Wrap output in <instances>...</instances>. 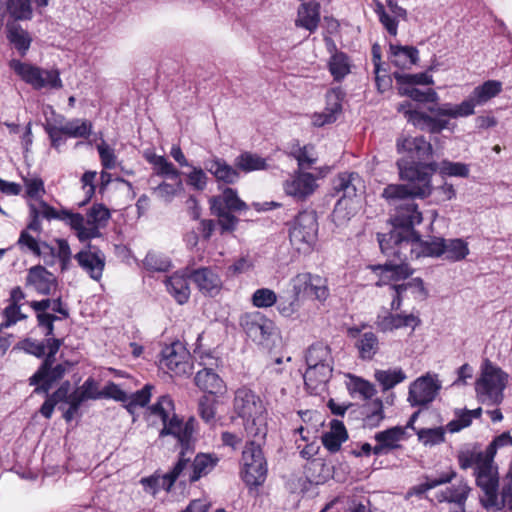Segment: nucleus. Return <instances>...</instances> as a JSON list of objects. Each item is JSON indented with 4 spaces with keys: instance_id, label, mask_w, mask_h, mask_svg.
I'll return each instance as SVG.
<instances>
[{
    "instance_id": "nucleus-1",
    "label": "nucleus",
    "mask_w": 512,
    "mask_h": 512,
    "mask_svg": "<svg viewBox=\"0 0 512 512\" xmlns=\"http://www.w3.org/2000/svg\"><path fill=\"white\" fill-rule=\"evenodd\" d=\"M397 152L402 157L397 161L401 179L408 184H390L382 196L390 203L414 201L431 194V177L438 170V163L432 160L433 147L424 136H400L396 142Z\"/></svg>"
},
{
    "instance_id": "nucleus-2",
    "label": "nucleus",
    "mask_w": 512,
    "mask_h": 512,
    "mask_svg": "<svg viewBox=\"0 0 512 512\" xmlns=\"http://www.w3.org/2000/svg\"><path fill=\"white\" fill-rule=\"evenodd\" d=\"M393 205L396 207L393 229L389 233H378L377 240L381 252L388 258L386 262L406 263L408 259H413L411 236L413 227L422 222V213L412 200Z\"/></svg>"
},
{
    "instance_id": "nucleus-3",
    "label": "nucleus",
    "mask_w": 512,
    "mask_h": 512,
    "mask_svg": "<svg viewBox=\"0 0 512 512\" xmlns=\"http://www.w3.org/2000/svg\"><path fill=\"white\" fill-rule=\"evenodd\" d=\"M372 271L378 275L377 286H387L391 296V311H399L405 302L424 301L429 292L420 277L409 279L414 269L407 263L385 262L382 265L371 266Z\"/></svg>"
},
{
    "instance_id": "nucleus-4",
    "label": "nucleus",
    "mask_w": 512,
    "mask_h": 512,
    "mask_svg": "<svg viewBox=\"0 0 512 512\" xmlns=\"http://www.w3.org/2000/svg\"><path fill=\"white\" fill-rule=\"evenodd\" d=\"M234 410L244 420L248 437L265 439L267 435V411L259 395L247 387L236 390Z\"/></svg>"
},
{
    "instance_id": "nucleus-5",
    "label": "nucleus",
    "mask_w": 512,
    "mask_h": 512,
    "mask_svg": "<svg viewBox=\"0 0 512 512\" xmlns=\"http://www.w3.org/2000/svg\"><path fill=\"white\" fill-rule=\"evenodd\" d=\"M508 374L501 368L487 363L476 381L475 390L478 400L486 405H498L503 400Z\"/></svg>"
},
{
    "instance_id": "nucleus-6",
    "label": "nucleus",
    "mask_w": 512,
    "mask_h": 512,
    "mask_svg": "<svg viewBox=\"0 0 512 512\" xmlns=\"http://www.w3.org/2000/svg\"><path fill=\"white\" fill-rule=\"evenodd\" d=\"M362 187V179L355 172L340 173L334 178L332 189L334 195L339 196L332 214L334 221H343L350 218L352 207L349 206V202L357 197Z\"/></svg>"
},
{
    "instance_id": "nucleus-7",
    "label": "nucleus",
    "mask_w": 512,
    "mask_h": 512,
    "mask_svg": "<svg viewBox=\"0 0 512 512\" xmlns=\"http://www.w3.org/2000/svg\"><path fill=\"white\" fill-rule=\"evenodd\" d=\"M262 440L252 438L242 452V478L249 486H259L266 479L267 463L260 445Z\"/></svg>"
},
{
    "instance_id": "nucleus-8",
    "label": "nucleus",
    "mask_w": 512,
    "mask_h": 512,
    "mask_svg": "<svg viewBox=\"0 0 512 512\" xmlns=\"http://www.w3.org/2000/svg\"><path fill=\"white\" fill-rule=\"evenodd\" d=\"M9 67L34 89L39 90L46 87L60 89L63 86L58 70H44L18 59L10 60Z\"/></svg>"
},
{
    "instance_id": "nucleus-9",
    "label": "nucleus",
    "mask_w": 512,
    "mask_h": 512,
    "mask_svg": "<svg viewBox=\"0 0 512 512\" xmlns=\"http://www.w3.org/2000/svg\"><path fill=\"white\" fill-rule=\"evenodd\" d=\"M494 459L487 458L485 464L474 469L476 484L482 490L483 495L480 502L485 509H501L499 498V477L497 467L493 464Z\"/></svg>"
},
{
    "instance_id": "nucleus-10",
    "label": "nucleus",
    "mask_w": 512,
    "mask_h": 512,
    "mask_svg": "<svg viewBox=\"0 0 512 512\" xmlns=\"http://www.w3.org/2000/svg\"><path fill=\"white\" fill-rule=\"evenodd\" d=\"M318 234V222L315 211L300 212L289 230L291 244L298 251L310 249L316 242Z\"/></svg>"
},
{
    "instance_id": "nucleus-11",
    "label": "nucleus",
    "mask_w": 512,
    "mask_h": 512,
    "mask_svg": "<svg viewBox=\"0 0 512 512\" xmlns=\"http://www.w3.org/2000/svg\"><path fill=\"white\" fill-rule=\"evenodd\" d=\"M442 385L436 374L417 378L409 387L408 401L411 406H427L434 401Z\"/></svg>"
},
{
    "instance_id": "nucleus-12",
    "label": "nucleus",
    "mask_w": 512,
    "mask_h": 512,
    "mask_svg": "<svg viewBox=\"0 0 512 512\" xmlns=\"http://www.w3.org/2000/svg\"><path fill=\"white\" fill-rule=\"evenodd\" d=\"M239 324L254 342L263 344L274 331V323L261 312H247L241 315Z\"/></svg>"
},
{
    "instance_id": "nucleus-13",
    "label": "nucleus",
    "mask_w": 512,
    "mask_h": 512,
    "mask_svg": "<svg viewBox=\"0 0 512 512\" xmlns=\"http://www.w3.org/2000/svg\"><path fill=\"white\" fill-rule=\"evenodd\" d=\"M189 353L180 342H174L163 348L161 352L160 366L167 368L176 376L191 373L192 364L189 361Z\"/></svg>"
},
{
    "instance_id": "nucleus-14",
    "label": "nucleus",
    "mask_w": 512,
    "mask_h": 512,
    "mask_svg": "<svg viewBox=\"0 0 512 512\" xmlns=\"http://www.w3.org/2000/svg\"><path fill=\"white\" fill-rule=\"evenodd\" d=\"M194 427L193 420H189L186 423H183L176 415H174L171 419H168L166 423L163 424V429L160 432V435H173L178 442L180 443L181 450L179 452V458L183 456L187 459V464L189 463V456L187 454L190 451L192 445V435H193Z\"/></svg>"
},
{
    "instance_id": "nucleus-15",
    "label": "nucleus",
    "mask_w": 512,
    "mask_h": 512,
    "mask_svg": "<svg viewBox=\"0 0 512 512\" xmlns=\"http://www.w3.org/2000/svg\"><path fill=\"white\" fill-rule=\"evenodd\" d=\"M291 285L304 296H312L319 301H324L329 295L326 279L311 273H299L291 279Z\"/></svg>"
},
{
    "instance_id": "nucleus-16",
    "label": "nucleus",
    "mask_w": 512,
    "mask_h": 512,
    "mask_svg": "<svg viewBox=\"0 0 512 512\" xmlns=\"http://www.w3.org/2000/svg\"><path fill=\"white\" fill-rule=\"evenodd\" d=\"M187 468V459L183 456L178 459L173 469L164 475L157 473L142 478L140 483L142 484L145 492L155 495L160 490L169 491L175 481L181 476L183 471Z\"/></svg>"
},
{
    "instance_id": "nucleus-17",
    "label": "nucleus",
    "mask_w": 512,
    "mask_h": 512,
    "mask_svg": "<svg viewBox=\"0 0 512 512\" xmlns=\"http://www.w3.org/2000/svg\"><path fill=\"white\" fill-rule=\"evenodd\" d=\"M186 276L206 296H217L222 289L220 276L210 267L186 268Z\"/></svg>"
},
{
    "instance_id": "nucleus-18",
    "label": "nucleus",
    "mask_w": 512,
    "mask_h": 512,
    "mask_svg": "<svg viewBox=\"0 0 512 512\" xmlns=\"http://www.w3.org/2000/svg\"><path fill=\"white\" fill-rule=\"evenodd\" d=\"M345 92L341 87H335L326 94V107L321 113H315L312 121L315 126L321 127L325 124L333 123L337 120L338 115L342 111V101Z\"/></svg>"
},
{
    "instance_id": "nucleus-19",
    "label": "nucleus",
    "mask_w": 512,
    "mask_h": 512,
    "mask_svg": "<svg viewBox=\"0 0 512 512\" xmlns=\"http://www.w3.org/2000/svg\"><path fill=\"white\" fill-rule=\"evenodd\" d=\"M193 453L194 447L192 446L187 454V456H189L188 466L180 476L184 478V482L188 481L193 483L198 481L201 477L210 473L218 462L217 458H213L208 454H198L195 456L194 460L191 461Z\"/></svg>"
},
{
    "instance_id": "nucleus-20",
    "label": "nucleus",
    "mask_w": 512,
    "mask_h": 512,
    "mask_svg": "<svg viewBox=\"0 0 512 512\" xmlns=\"http://www.w3.org/2000/svg\"><path fill=\"white\" fill-rule=\"evenodd\" d=\"M386 5L393 16L385 10L384 5L379 1H377L375 5V13L387 32L392 36H396L398 32L397 19L406 21L408 13L405 8L398 5L396 0H386Z\"/></svg>"
},
{
    "instance_id": "nucleus-21",
    "label": "nucleus",
    "mask_w": 512,
    "mask_h": 512,
    "mask_svg": "<svg viewBox=\"0 0 512 512\" xmlns=\"http://www.w3.org/2000/svg\"><path fill=\"white\" fill-rule=\"evenodd\" d=\"M405 117L416 128L432 134L440 133L449 124V121L443 118L444 116H437L431 112L428 114L423 111L409 110L405 112Z\"/></svg>"
},
{
    "instance_id": "nucleus-22",
    "label": "nucleus",
    "mask_w": 512,
    "mask_h": 512,
    "mask_svg": "<svg viewBox=\"0 0 512 512\" xmlns=\"http://www.w3.org/2000/svg\"><path fill=\"white\" fill-rule=\"evenodd\" d=\"M203 166L219 183L231 185L235 184L240 178L238 168L229 165L223 158L218 156L205 159Z\"/></svg>"
},
{
    "instance_id": "nucleus-23",
    "label": "nucleus",
    "mask_w": 512,
    "mask_h": 512,
    "mask_svg": "<svg viewBox=\"0 0 512 512\" xmlns=\"http://www.w3.org/2000/svg\"><path fill=\"white\" fill-rule=\"evenodd\" d=\"M26 285L33 287L37 293L48 296L57 286V279L45 267L36 265L28 270Z\"/></svg>"
},
{
    "instance_id": "nucleus-24",
    "label": "nucleus",
    "mask_w": 512,
    "mask_h": 512,
    "mask_svg": "<svg viewBox=\"0 0 512 512\" xmlns=\"http://www.w3.org/2000/svg\"><path fill=\"white\" fill-rule=\"evenodd\" d=\"M316 187L313 174L308 172H298L284 184L286 194L298 200L306 199L315 191Z\"/></svg>"
},
{
    "instance_id": "nucleus-25",
    "label": "nucleus",
    "mask_w": 512,
    "mask_h": 512,
    "mask_svg": "<svg viewBox=\"0 0 512 512\" xmlns=\"http://www.w3.org/2000/svg\"><path fill=\"white\" fill-rule=\"evenodd\" d=\"M471 492V487L467 481L463 478L455 483H451L445 490H442L436 494V500L438 503L447 502L453 504L455 507L465 512V504L468 496Z\"/></svg>"
},
{
    "instance_id": "nucleus-26",
    "label": "nucleus",
    "mask_w": 512,
    "mask_h": 512,
    "mask_svg": "<svg viewBox=\"0 0 512 512\" xmlns=\"http://www.w3.org/2000/svg\"><path fill=\"white\" fill-rule=\"evenodd\" d=\"M79 266L94 280H99L105 267V256L100 251L82 250L75 255Z\"/></svg>"
},
{
    "instance_id": "nucleus-27",
    "label": "nucleus",
    "mask_w": 512,
    "mask_h": 512,
    "mask_svg": "<svg viewBox=\"0 0 512 512\" xmlns=\"http://www.w3.org/2000/svg\"><path fill=\"white\" fill-rule=\"evenodd\" d=\"M411 247H413V258L421 256L427 257H440L443 256L445 248V239L440 237H433L430 240L423 241L420 235L413 229V236H411Z\"/></svg>"
},
{
    "instance_id": "nucleus-28",
    "label": "nucleus",
    "mask_w": 512,
    "mask_h": 512,
    "mask_svg": "<svg viewBox=\"0 0 512 512\" xmlns=\"http://www.w3.org/2000/svg\"><path fill=\"white\" fill-rule=\"evenodd\" d=\"M478 106L473 96L470 94L467 99L458 105L445 103L438 107H429L428 111L437 116H445L449 118L468 117L475 113V107Z\"/></svg>"
},
{
    "instance_id": "nucleus-29",
    "label": "nucleus",
    "mask_w": 512,
    "mask_h": 512,
    "mask_svg": "<svg viewBox=\"0 0 512 512\" xmlns=\"http://www.w3.org/2000/svg\"><path fill=\"white\" fill-rule=\"evenodd\" d=\"M304 373V383L311 392H317L320 386H324L330 379L333 371V363L307 365Z\"/></svg>"
},
{
    "instance_id": "nucleus-30",
    "label": "nucleus",
    "mask_w": 512,
    "mask_h": 512,
    "mask_svg": "<svg viewBox=\"0 0 512 512\" xmlns=\"http://www.w3.org/2000/svg\"><path fill=\"white\" fill-rule=\"evenodd\" d=\"M320 22V4L317 2H304L298 8L295 25L313 33Z\"/></svg>"
},
{
    "instance_id": "nucleus-31",
    "label": "nucleus",
    "mask_w": 512,
    "mask_h": 512,
    "mask_svg": "<svg viewBox=\"0 0 512 512\" xmlns=\"http://www.w3.org/2000/svg\"><path fill=\"white\" fill-rule=\"evenodd\" d=\"M7 40L13 48L24 57L30 49L32 43V36L16 21L8 23L7 26Z\"/></svg>"
},
{
    "instance_id": "nucleus-32",
    "label": "nucleus",
    "mask_w": 512,
    "mask_h": 512,
    "mask_svg": "<svg viewBox=\"0 0 512 512\" xmlns=\"http://www.w3.org/2000/svg\"><path fill=\"white\" fill-rule=\"evenodd\" d=\"M194 381L197 387L209 394L208 396L222 393L225 388L223 380L211 368L198 371Z\"/></svg>"
},
{
    "instance_id": "nucleus-33",
    "label": "nucleus",
    "mask_w": 512,
    "mask_h": 512,
    "mask_svg": "<svg viewBox=\"0 0 512 512\" xmlns=\"http://www.w3.org/2000/svg\"><path fill=\"white\" fill-rule=\"evenodd\" d=\"M209 203L211 207L222 208L229 212L247 209V204L238 197L237 191L229 187L225 188L221 195L213 196Z\"/></svg>"
},
{
    "instance_id": "nucleus-34",
    "label": "nucleus",
    "mask_w": 512,
    "mask_h": 512,
    "mask_svg": "<svg viewBox=\"0 0 512 512\" xmlns=\"http://www.w3.org/2000/svg\"><path fill=\"white\" fill-rule=\"evenodd\" d=\"M302 298L303 296L300 293H296V290L292 287L290 292L280 295L278 298V312L286 318H298L303 305Z\"/></svg>"
},
{
    "instance_id": "nucleus-35",
    "label": "nucleus",
    "mask_w": 512,
    "mask_h": 512,
    "mask_svg": "<svg viewBox=\"0 0 512 512\" xmlns=\"http://www.w3.org/2000/svg\"><path fill=\"white\" fill-rule=\"evenodd\" d=\"M188 277L174 273L165 280V286L168 293L175 299L178 304H185L190 297V287Z\"/></svg>"
},
{
    "instance_id": "nucleus-36",
    "label": "nucleus",
    "mask_w": 512,
    "mask_h": 512,
    "mask_svg": "<svg viewBox=\"0 0 512 512\" xmlns=\"http://www.w3.org/2000/svg\"><path fill=\"white\" fill-rule=\"evenodd\" d=\"M392 63L402 69H408L419 60V51L413 46L390 44Z\"/></svg>"
},
{
    "instance_id": "nucleus-37",
    "label": "nucleus",
    "mask_w": 512,
    "mask_h": 512,
    "mask_svg": "<svg viewBox=\"0 0 512 512\" xmlns=\"http://www.w3.org/2000/svg\"><path fill=\"white\" fill-rule=\"evenodd\" d=\"M348 438L347 430L344 424L339 420H332L330 431L322 436L323 446L330 452L335 453L340 450L341 444Z\"/></svg>"
},
{
    "instance_id": "nucleus-38",
    "label": "nucleus",
    "mask_w": 512,
    "mask_h": 512,
    "mask_svg": "<svg viewBox=\"0 0 512 512\" xmlns=\"http://www.w3.org/2000/svg\"><path fill=\"white\" fill-rule=\"evenodd\" d=\"M69 367H71V363L69 361L56 365L51 363L45 370H42L41 364L38 370L29 378V384L32 386L36 385L43 379H48L50 382L55 383L65 376Z\"/></svg>"
},
{
    "instance_id": "nucleus-39",
    "label": "nucleus",
    "mask_w": 512,
    "mask_h": 512,
    "mask_svg": "<svg viewBox=\"0 0 512 512\" xmlns=\"http://www.w3.org/2000/svg\"><path fill=\"white\" fill-rule=\"evenodd\" d=\"M22 250H27L36 256H55V249L46 242H38L27 230H22L17 241Z\"/></svg>"
},
{
    "instance_id": "nucleus-40",
    "label": "nucleus",
    "mask_w": 512,
    "mask_h": 512,
    "mask_svg": "<svg viewBox=\"0 0 512 512\" xmlns=\"http://www.w3.org/2000/svg\"><path fill=\"white\" fill-rule=\"evenodd\" d=\"M502 91V83L498 80H487L483 84L476 86L471 95L478 104L482 106L492 98L499 95Z\"/></svg>"
},
{
    "instance_id": "nucleus-41",
    "label": "nucleus",
    "mask_w": 512,
    "mask_h": 512,
    "mask_svg": "<svg viewBox=\"0 0 512 512\" xmlns=\"http://www.w3.org/2000/svg\"><path fill=\"white\" fill-rule=\"evenodd\" d=\"M92 123L85 119L75 118L59 126V130L70 138H88L92 133Z\"/></svg>"
},
{
    "instance_id": "nucleus-42",
    "label": "nucleus",
    "mask_w": 512,
    "mask_h": 512,
    "mask_svg": "<svg viewBox=\"0 0 512 512\" xmlns=\"http://www.w3.org/2000/svg\"><path fill=\"white\" fill-rule=\"evenodd\" d=\"M356 347L362 360H371L379 350L378 337L373 332H365L359 336Z\"/></svg>"
},
{
    "instance_id": "nucleus-43",
    "label": "nucleus",
    "mask_w": 512,
    "mask_h": 512,
    "mask_svg": "<svg viewBox=\"0 0 512 512\" xmlns=\"http://www.w3.org/2000/svg\"><path fill=\"white\" fill-rule=\"evenodd\" d=\"M333 363L330 347L323 342H316L312 344L306 352V364Z\"/></svg>"
},
{
    "instance_id": "nucleus-44",
    "label": "nucleus",
    "mask_w": 512,
    "mask_h": 512,
    "mask_svg": "<svg viewBox=\"0 0 512 512\" xmlns=\"http://www.w3.org/2000/svg\"><path fill=\"white\" fill-rule=\"evenodd\" d=\"M329 71L335 81L340 82L350 73L349 58L344 52L336 51L328 62Z\"/></svg>"
},
{
    "instance_id": "nucleus-45",
    "label": "nucleus",
    "mask_w": 512,
    "mask_h": 512,
    "mask_svg": "<svg viewBox=\"0 0 512 512\" xmlns=\"http://www.w3.org/2000/svg\"><path fill=\"white\" fill-rule=\"evenodd\" d=\"M234 165L239 170L251 172L255 170H264L267 168V162L264 158L251 152H243L235 158Z\"/></svg>"
},
{
    "instance_id": "nucleus-46",
    "label": "nucleus",
    "mask_w": 512,
    "mask_h": 512,
    "mask_svg": "<svg viewBox=\"0 0 512 512\" xmlns=\"http://www.w3.org/2000/svg\"><path fill=\"white\" fill-rule=\"evenodd\" d=\"M488 458L487 450L485 452L476 449H466L458 453L457 459L461 469L466 470L471 467L478 468L485 464Z\"/></svg>"
},
{
    "instance_id": "nucleus-47",
    "label": "nucleus",
    "mask_w": 512,
    "mask_h": 512,
    "mask_svg": "<svg viewBox=\"0 0 512 512\" xmlns=\"http://www.w3.org/2000/svg\"><path fill=\"white\" fill-rule=\"evenodd\" d=\"M469 254L468 243L460 238L445 239L443 256L450 261L463 260Z\"/></svg>"
},
{
    "instance_id": "nucleus-48",
    "label": "nucleus",
    "mask_w": 512,
    "mask_h": 512,
    "mask_svg": "<svg viewBox=\"0 0 512 512\" xmlns=\"http://www.w3.org/2000/svg\"><path fill=\"white\" fill-rule=\"evenodd\" d=\"M405 436V428L395 426L384 431L377 432L374 439L377 442H382L388 450H393L399 447L398 442L403 440Z\"/></svg>"
},
{
    "instance_id": "nucleus-49",
    "label": "nucleus",
    "mask_w": 512,
    "mask_h": 512,
    "mask_svg": "<svg viewBox=\"0 0 512 512\" xmlns=\"http://www.w3.org/2000/svg\"><path fill=\"white\" fill-rule=\"evenodd\" d=\"M147 161L154 166L157 175L178 179L180 172L164 156L151 154L146 156Z\"/></svg>"
},
{
    "instance_id": "nucleus-50",
    "label": "nucleus",
    "mask_w": 512,
    "mask_h": 512,
    "mask_svg": "<svg viewBox=\"0 0 512 512\" xmlns=\"http://www.w3.org/2000/svg\"><path fill=\"white\" fill-rule=\"evenodd\" d=\"M375 379L380 383L383 390H389L406 379L402 369L377 370Z\"/></svg>"
},
{
    "instance_id": "nucleus-51",
    "label": "nucleus",
    "mask_w": 512,
    "mask_h": 512,
    "mask_svg": "<svg viewBox=\"0 0 512 512\" xmlns=\"http://www.w3.org/2000/svg\"><path fill=\"white\" fill-rule=\"evenodd\" d=\"M456 472L450 470L448 472L441 473L438 477H425V481L413 488L415 494L420 495L427 492L430 489H433L439 485L451 483V481L456 478Z\"/></svg>"
},
{
    "instance_id": "nucleus-52",
    "label": "nucleus",
    "mask_w": 512,
    "mask_h": 512,
    "mask_svg": "<svg viewBox=\"0 0 512 512\" xmlns=\"http://www.w3.org/2000/svg\"><path fill=\"white\" fill-rule=\"evenodd\" d=\"M399 94L408 96L414 101L422 103H435L438 101V94L431 88L422 91L415 87L399 86Z\"/></svg>"
},
{
    "instance_id": "nucleus-53",
    "label": "nucleus",
    "mask_w": 512,
    "mask_h": 512,
    "mask_svg": "<svg viewBox=\"0 0 512 512\" xmlns=\"http://www.w3.org/2000/svg\"><path fill=\"white\" fill-rule=\"evenodd\" d=\"M393 77L399 86L414 87V85H431L434 83L432 76L427 73L405 74L394 72Z\"/></svg>"
},
{
    "instance_id": "nucleus-54",
    "label": "nucleus",
    "mask_w": 512,
    "mask_h": 512,
    "mask_svg": "<svg viewBox=\"0 0 512 512\" xmlns=\"http://www.w3.org/2000/svg\"><path fill=\"white\" fill-rule=\"evenodd\" d=\"M154 387L151 384H146L141 390L136 391L128 396L126 409L129 413L133 414L137 407H145L151 399V391Z\"/></svg>"
},
{
    "instance_id": "nucleus-55",
    "label": "nucleus",
    "mask_w": 512,
    "mask_h": 512,
    "mask_svg": "<svg viewBox=\"0 0 512 512\" xmlns=\"http://www.w3.org/2000/svg\"><path fill=\"white\" fill-rule=\"evenodd\" d=\"M7 9L15 20H29L32 17L31 0H9Z\"/></svg>"
},
{
    "instance_id": "nucleus-56",
    "label": "nucleus",
    "mask_w": 512,
    "mask_h": 512,
    "mask_svg": "<svg viewBox=\"0 0 512 512\" xmlns=\"http://www.w3.org/2000/svg\"><path fill=\"white\" fill-rule=\"evenodd\" d=\"M190 167L191 171L185 173L187 185L197 191L205 190L209 181V178L206 174L207 171L204 169V167L202 168L192 165Z\"/></svg>"
},
{
    "instance_id": "nucleus-57",
    "label": "nucleus",
    "mask_w": 512,
    "mask_h": 512,
    "mask_svg": "<svg viewBox=\"0 0 512 512\" xmlns=\"http://www.w3.org/2000/svg\"><path fill=\"white\" fill-rule=\"evenodd\" d=\"M211 213L218 217V225L220 226L221 233L233 232L239 222V219L232 214V212L224 211L222 208H215L210 206Z\"/></svg>"
},
{
    "instance_id": "nucleus-58",
    "label": "nucleus",
    "mask_w": 512,
    "mask_h": 512,
    "mask_svg": "<svg viewBox=\"0 0 512 512\" xmlns=\"http://www.w3.org/2000/svg\"><path fill=\"white\" fill-rule=\"evenodd\" d=\"M143 264L147 270L156 272H166L171 267L170 259L156 252H148Z\"/></svg>"
},
{
    "instance_id": "nucleus-59",
    "label": "nucleus",
    "mask_w": 512,
    "mask_h": 512,
    "mask_svg": "<svg viewBox=\"0 0 512 512\" xmlns=\"http://www.w3.org/2000/svg\"><path fill=\"white\" fill-rule=\"evenodd\" d=\"M438 169L441 175L450 177H462L466 178L469 176V166L461 162H452L444 160L441 162Z\"/></svg>"
},
{
    "instance_id": "nucleus-60",
    "label": "nucleus",
    "mask_w": 512,
    "mask_h": 512,
    "mask_svg": "<svg viewBox=\"0 0 512 512\" xmlns=\"http://www.w3.org/2000/svg\"><path fill=\"white\" fill-rule=\"evenodd\" d=\"M252 304L258 308H268L277 305V294L269 288L257 289L252 295Z\"/></svg>"
},
{
    "instance_id": "nucleus-61",
    "label": "nucleus",
    "mask_w": 512,
    "mask_h": 512,
    "mask_svg": "<svg viewBox=\"0 0 512 512\" xmlns=\"http://www.w3.org/2000/svg\"><path fill=\"white\" fill-rule=\"evenodd\" d=\"M216 403L217 401L213 396L204 395L199 399L198 410L200 416L208 424L215 421Z\"/></svg>"
},
{
    "instance_id": "nucleus-62",
    "label": "nucleus",
    "mask_w": 512,
    "mask_h": 512,
    "mask_svg": "<svg viewBox=\"0 0 512 512\" xmlns=\"http://www.w3.org/2000/svg\"><path fill=\"white\" fill-rule=\"evenodd\" d=\"M312 146L305 145L300 147L298 144L292 149L290 155L294 157L298 162V167L300 170L310 169L312 165L316 162V158L310 155L309 150L312 149Z\"/></svg>"
},
{
    "instance_id": "nucleus-63",
    "label": "nucleus",
    "mask_w": 512,
    "mask_h": 512,
    "mask_svg": "<svg viewBox=\"0 0 512 512\" xmlns=\"http://www.w3.org/2000/svg\"><path fill=\"white\" fill-rule=\"evenodd\" d=\"M417 436L424 445L430 446L442 443L445 439V433L441 427L420 429Z\"/></svg>"
},
{
    "instance_id": "nucleus-64",
    "label": "nucleus",
    "mask_w": 512,
    "mask_h": 512,
    "mask_svg": "<svg viewBox=\"0 0 512 512\" xmlns=\"http://www.w3.org/2000/svg\"><path fill=\"white\" fill-rule=\"evenodd\" d=\"M110 216V211L106 206L94 204L87 213V222L91 225H105Z\"/></svg>"
}]
</instances>
